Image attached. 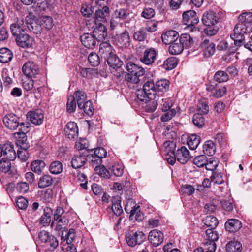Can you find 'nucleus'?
Segmentation results:
<instances>
[{"label": "nucleus", "mask_w": 252, "mask_h": 252, "mask_svg": "<svg viewBox=\"0 0 252 252\" xmlns=\"http://www.w3.org/2000/svg\"><path fill=\"white\" fill-rule=\"evenodd\" d=\"M183 50V45L178 40L171 44L168 48L169 52L172 55L180 54Z\"/></svg>", "instance_id": "c9c22d12"}, {"label": "nucleus", "mask_w": 252, "mask_h": 252, "mask_svg": "<svg viewBox=\"0 0 252 252\" xmlns=\"http://www.w3.org/2000/svg\"><path fill=\"white\" fill-rule=\"evenodd\" d=\"M92 35L97 42H100L107 36V28L104 25H97L93 31Z\"/></svg>", "instance_id": "5701e85b"}, {"label": "nucleus", "mask_w": 252, "mask_h": 252, "mask_svg": "<svg viewBox=\"0 0 252 252\" xmlns=\"http://www.w3.org/2000/svg\"><path fill=\"white\" fill-rule=\"evenodd\" d=\"M177 160L181 164H185L189 159V152L185 146H182L175 152Z\"/></svg>", "instance_id": "412c9836"}, {"label": "nucleus", "mask_w": 252, "mask_h": 252, "mask_svg": "<svg viewBox=\"0 0 252 252\" xmlns=\"http://www.w3.org/2000/svg\"><path fill=\"white\" fill-rule=\"evenodd\" d=\"M30 124L28 122H19V125L18 127L19 132L14 133L15 137H17V135L24 136V135H26V133L28 132L30 130Z\"/></svg>", "instance_id": "603ef678"}, {"label": "nucleus", "mask_w": 252, "mask_h": 252, "mask_svg": "<svg viewBox=\"0 0 252 252\" xmlns=\"http://www.w3.org/2000/svg\"><path fill=\"white\" fill-rule=\"evenodd\" d=\"M3 122L5 127L11 130L16 129L19 125L18 117L13 113H9L3 118Z\"/></svg>", "instance_id": "ddd939ff"}, {"label": "nucleus", "mask_w": 252, "mask_h": 252, "mask_svg": "<svg viewBox=\"0 0 252 252\" xmlns=\"http://www.w3.org/2000/svg\"><path fill=\"white\" fill-rule=\"evenodd\" d=\"M156 54V51L154 48L147 49L144 52L143 55L141 57L140 60L146 65H150L154 63Z\"/></svg>", "instance_id": "6ab92c4d"}, {"label": "nucleus", "mask_w": 252, "mask_h": 252, "mask_svg": "<svg viewBox=\"0 0 252 252\" xmlns=\"http://www.w3.org/2000/svg\"><path fill=\"white\" fill-rule=\"evenodd\" d=\"M177 110L175 109H169L166 110L165 113L161 117V120L162 122H166L171 119L174 116H175Z\"/></svg>", "instance_id": "338daca9"}, {"label": "nucleus", "mask_w": 252, "mask_h": 252, "mask_svg": "<svg viewBox=\"0 0 252 252\" xmlns=\"http://www.w3.org/2000/svg\"><path fill=\"white\" fill-rule=\"evenodd\" d=\"M11 160H1V172L4 173L6 177L12 178L16 175V171L14 168L11 167Z\"/></svg>", "instance_id": "a211bd4d"}, {"label": "nucleus", "mask_w": 252, "mask_h": 252, "mask_svg": "<svg viewBox=\"0 0 252 252\" xmlns=\"http://www.w3.org/2000/svg\"><path fill=\"white\" fill-rule=\"evenodd\" d=\"M87 160L92 166L99 165L102 163V159L94 154L88 155Z\"/></svg>", "instance_id": "774afa93"}, {"label": "nucleus", "mask_w": 252, "mask_h": 252, "mask_svg": "<svg viewBox=\"0 0 252 252\" xmlns=\"http://www.w3.org/2000/svg\"><path fill=\"white\" fill-rule=\"evenodd\" d=\"M182 44L183 48H189L193 44V39L188 33L182 34L178 40Z\"/></svg>", "instance_id": "a19ab883"}, {"label": "nucleus", "mask_w": 252, "mask_h": 252, "mask_svg": "<svg viewBox=\"0 0 252 252\" xmlns=\"http://www.w3.org/2000/svg\"><path fill=\"white\" fill-rule=\"evenodd\" d=\"M179 33L174 30H169L162 34V41L165 44H171L178 40Z\"/></svg>", "instance_id": "a878e982"}, {"label": "nucleus", "mask_w": 252, "mask_h": 252, "mask_svg": "<svg viewBox=\"0 0 252 252\" xmlns=\"http://www.w3.org/2000/svg\"><path fill=\"white\" fill-rule=\"evenodd\" d=\"M72 96L75 98L78 108L82 107V104L87 101L86 94L83 91H76Z\"/></svg>", "instance_id": "f704fd0d"}, {"label": "nucleus", "mask_w": 252, "mask_h": 252, "mask_svg": "<svg viewBox=\"0 0 252 252\" xmlns=\"http://www.w3.org/2000/svg\"><path fill=\"white\" fill-rule=\"evenodd\" d=\"M87 158L85 155H75L72 158L71 165L74 169L81 168L86 162Z\"/></svg>", "instance_id": "7c9ffc66"}, {"label": "nucleus", "mask_w": 252, "mask_h": 252, "mask_svg": "<svg viewBox=\"0 0 252 252\" xmlns=\"http://www.w3.org/2000/svg\"><path fill=\"white\" fill-rule=\"evenodd\" d=\"M110 10L108 6H105L101 9L95 11L94 15V22L96 25H103L107 21V17L109 16Z\"/></svg>", "instance_id": "2eb2a0df"}, {"label": "nucleus", "mask_w": 252, "mask_h": 252, "mask_svg": "<svg viewBox=\"0 0 252 252\" xmlns=\"http://www.w3.org/2000/svg\"><path fill=\"white\" fill-rule=\"evenodd\" d=\"M13 57L11 51L7 48H1V63H7L10 61Z\"/></svg>", "instance_id": "de8ad7c7"}, {"label": "nucleus", "mask_w": 252, "mask_h": 252, "mask_svg": "<svg viewBox=\"0 0 252 252\" xmlns=\"http://www.w3.org/2000/svg\"><path fill=\"white\" fill-rule=\"evenodd\" d=\"M201 20L203 24L206 26L204 29L206 34L212 36L217 33L219 30L217 24L219 22V17L215 12L211 10L205 11Z\"/></svg>", "instance_id": "f257e3e1"}, {"label": "nucleus", "mask_w": 252, "mask_h": 252, "mask_svg": "<svg viewBox=\"0 0 252 252\" xmlns=\"http://www.w3.org/2000/svg\"><path fill=\"white\" fill-rule=\"evenodd\" d=\"M36 23L33 19L27 16L26 18L25 22L23 20H18L16 23L12 24L11 25V33L13 36L17 37L20 34H23L21 33L22 32L26 31L27 29L35 32L36 29H34V27H36ZM38 31V30H37V32Z\"/></svg>", "instance_id": "f03ea898"}, {"label": "nucleus", "mask_w": 252, "mask_h": 252, "mask_svg": "<svg viewBox=\"0 0 252 252\" xmlns=\"http://www.w3.org/2000/svg\"><path fill=\"white\" fill-rule=\"evenodd\" d=\"M148 239L153 246L157 247L163 241L164 235L160 230L153 229L149 232Z\"/></svg>", "instance_id": "4468645a"}, {"label": "nucleus", "mask_w": 252, "mask_h": 252, "mask_svg": "<svg viewBox=\"0 0 252 252\" xmlns=\"http://www.w3.org/2000/svg\"><path fill=\"white\" fill-rule=\"evenodd\" d=\"M16 137L17 140L16 141V144L17 146L20 147V149H28L29 147V143L27 142V138L26 135H19Z\"/></svg>", "instance_id": "5fc2aeb1"}, {"label": "nucleus", "mask_w": 252, "mask_h": 252, "mask_svg": "<svg viewBox=\"0 0 252 252\" xmlns=\"http://www.w3.org/2000/svg\"><path fill=\"white\" fill-rule=\"evenodd\" d=\"M207 90L211 91L213 95L217 98H219L223 96L226 91L225 87H221L219 88L217 87V84L215 85L211 84L208 87Z\"/></svg>", "instance_id": "473e14b6"}, {"label": "nucleus", "mask_w": 252, "mask_h": 252, "mask_svg": "<svg viewBox=\"0 0 252 252\" xmlns=\"http://www.w3.org/2000/svg\"><path fill=\"white\" fill-rule=\"evenodd\" d=\"M28 120L35 125H39L43 123L44 115L39 110L30 111L27 114Z\"/></svg>", "instance_id": "b1692460"}, {"label": "nucleus", "mask_w": 252, "mask_h": 252, "mask_svg": "<svg viewBox=\"0 0 252 252\" xmlns=\"http://www.w3.org/2000/svg\"><path fill=\"white\" fill-rule=\"evenodd\" d=\"M200 138L196 134H192L187 140V143L189 148L191 150L195 149L200 143Z\"/></svg>", "instance_id": "c03bdc74"}, {"label": "nucleus", "mask_w": 252, "mask_h": 252, "mask_svg": "<svg viewBox=\"0 0 252 252\" xmlns=\"http://www.w3.org/2000/svg\"><path fill=\"white\" fill-rule=\"evenodd\" d=\"M126 69L128 71L126 75V80L131 84H137L141 80L140 77H142L145 73V70L142 67L129 62L126 64Z\"/></svg>", "instance_id": "20e7f679"}, {"label": "nucleus", "mask_w": 252, "mask_h": 252, "mask_svg": "<svg viewBox=\"0 0 252 252\" xmlns=\"http://www.w3.org/2000/svg\"><path fill=\"white\" fill-rule=\"evenodd\" d=\"M133 39L139 42L144 41L147 38V33L143 28L135 32L133 35Z\"/></svg>", "instance_id": "6e6d98bb"}, {"label": "nucleus", "mask_w": 252, "mask_h": 252, "mask_svg": "<svg viewBox=\"0 0 252 252\" xmlns=\"http://www.w3.org/2000/svg\"><path fill=\"white\" fill-rule=\"evenodd\" d=\"M45 162L42 160L33 161L31 165V170L35 173H40L45 167Z\"/></svg>", "instance_id": "a18cd8bd"}, {"label": "nucleus", "mask_w": 252, "mask_h": 252, "mask_svg": "<svg viewBox=\"0 0 252 252\" xmlns=\"http://www.w3.org/2000/svg\"><path fill=\"white\" fill-rule=\"evenodd\" d=\"M22 71L27 77L32 78L38 74L39 67L32 62H27L23 65Z\"/></svg>", "instance_id": "f8f14e48"}, {"label": "nucleus", "mask_w": 252, "mask_h": 252, "mask_svg": "<svg viewBox=\"0 0 252 252\" xmlns=\"http://www.w3.org/2000/svg\"><path fill=\"white\" fill-rule=\"evenodd\" d=\"M38 23L42 29H44L47 30L51 29L54 25L52 18L48 16H41L38 20Z\"/></svg>", "instance_id": "2f4dec72"}, {"label": "nucleus", "mask_w": 252, "mask_h": 252, "mask_svg": "<svg viewBox=\"0 0 252 252\" xmlns=\"http://www.w3.org/2000/svg\"><path fill=\"white\" fill-rule=\"evenodd\" d=\"M139 206L137 205L133 199L129 198L125 206V209L127 214H130V217L132 219L135 218L138 221H141L144 219L143 213L139 210Z\"/></svg>", "instance_id": "423d86ee"}, {"label": "nucleus", "mask_w": 252, "mask_h": 252, "mask_svg": "<svg viewBox=\"0 0 252 252\" xmlns=\"http://www.w3.org/2000/svg\"><path fill=\"white\" fill-rule=\"evenodd\" d=\"M193 124L199 128H201L205 124V119L201 113L195 114L192 117Z\"/></svg>", "instance_id": "4d7b16f0"}, {"label": "nucleus", "mask_w": 252, "mask_h": 252, "mask_svg": "<svg viewBox=\"0 0 252 252\" xmlns=\"http://www.w3.org/2000/svg\"><path fill=\"white\" fill-rule=\"evenodd\" d=\"M157 99L162 111H166V110L171 109V107L173 105L172 100L168 98H163L158 96Z\"/></svg>", "instance_id": "4c0bfd02"}, {"label": "nucleus", "mask_w": 252, "mask_h": 252, "mask_svg": "<svg viewBox=\"0 0 252 252\" xmlns=\"http://www.w3.org/2000/svg\"><path fill=\"white\" fill-rule=\"evenodd\" d=\"M63 235L64 234L63 233L62 235V239L63 240L64 239V240H66L67 244H71L75 238V230L73 228H71L65 234V236Z\"/></svg>", "instance_id": "e2e57ef3"}, {"label": "nucleus", "mask_w": 252, "mask_h": 252, "mask_svg": "<svg viewBox=\"0 0 252 252\" xmlns=\"http://www.w3.org/2000/svg\"><path fill=\"white\" fill-rule=\"evenodd\" d=\"M78 108L80 110H83L84 112L89 116L93 115L94 110L92 102L91 100H87L82 104V107Z\"/></svg>", "instance_id": "09e8293b"}, {"label": "nucleus", "mask_w": 252, "mask_h": 252, "mask_svg": "<svg viewBox=\"0 0 252 252\" xmlns=\"http://www.w3.org/2000/svg\"><path fill=\"white\" fill-rule=\"evenodd\" d=\"M82 44L87 48H93L96 44V41L92 34L85 33L80 37Z\"/></svg>", "instance_id": "bb28decb"}, {"label": "nucleus", "mask_w": 252, "mask_h": 252, "mask_svg": "<svg viewBox=\"0 0 252 252\" xmlns=\"http://www.w3.org/2000/svg\"><path fill=\"white\" fill-rule=\"evenodd\" d=\"M156 89L153 81L146 82L143 86V89H139L136 92L137 99L141 102H147L149 99L156 98Z\"/></svg>", "instance_id": "7ed1b4c3"}, {"label": "nucleus", "mask_w": 252, "mask_h": 252, "mask_svg": "<svg viewBox=\"0 0 252 252\" xmlns=\"http://www.w3.org/2000/svg\"><path fill=\"white\" fill-rule=\"evenodd\" d=\"M177 64V61L175 57H170L166 59L164 62L163 65L167 70H171L174 68Z\"/></svg>", "instance_id": "680f3d73"}, {"label": "nucleus", "mask_w": 252, "mask_h": 252, "mask_svg": "<svg viewBox=\"0 0 252 252\" xmlns=\"http://www.w3.org/2000/svg\"><path fill=\"white\" fill-rule=\"evenodd\" d=\"M184 24L190 27L191 28L199 22V18L194 10H188L184 12L182 15Z\"/></svg>", "instance_id": "9d476101"}, {"label": "nucleus", "mask_w": 252, "mask_h": 252, "mask_svg": "<svg viewBox=\"0 0 252 252\" xmlns=\"http://www.w3.org/2000/svg\"><path fill=\"white\" fill-rule=\"evenodd\" d=\"M112 46L108 42H102L99 46V53L105 60L114 54Z\"/></svg>", "instance_id": "c85d7f7f"}, {"label": "nucleus", "mask_w": 252, "mask_h": 252, "mask_svg": "<svg viewBox=\"0 0 252 252\" xmlns=\"http://www.w3.org/2000/svg\"><path fill=\"white\" fill-rule=\"evenodd\" d=\"M95 171L97 174L102 177L109 178L110 177L109 171L107 170L103 165L100 164L99 165L96 166Z\"/></svg>", "instance_id": "13d9d810"}, {"label": "nucleus", "mask_w": 252, "mask_h": 252, "mask_svg": "<svg viewBox=\"0 0 252 252\" xmlns=\"http://www.w3.org/2000/svg\"><path fill=\"white\" fill-rule=\"evenodd\" d=\"M225 227L226 230L229 232H235L242 227V223L238 220L231 219L225 222Z\"/></svg>", "instance_id": "cd10ccee"}, {"label": "nucleus", "mask_w": 252, "mask_h": 252, "mask_svg": "<svg viewBox=\"0 0 252 252\" xmlns=\"http://www.w3.org/2000/svg\"><path fill=\"white\" fill-rule=\"evenodd\" d=\"M200 47L203 55L206 58H209L214 55L216 50V45L209 38H205L201 43Z\"/></svg>", "instance_id": "9b49d317"}, {"label": "nucleus", "mask_w": 252, "mask_h": 252, "mask_svg": "<svg viewBox=\"0 0 252 252\" xmlns=\"http://www.w3.org/2000/svg\"><path fill=\"white\" fill-rule=\"evenodd\" d=\"M53 212L50 207H45L44 209V213L40 218V223L43 226L48 225L51 221V217Z\"/></svg>", "instance_id": "72a5a7b5"}, {"label": "nucleus", "mask_w": 252, "mask_h": 252, "mask_svg": "<svg viewBox=\"0 0 252 252\" xmlns=\"http://www.w3.org/2000/svg\"><path fill=\"white\" fill-rule=\"evenodd\" d=\"M241 249L242 245L241 243L236 241H230L226 246L227 252H240Z\"/></svg>", "instance_id": "ea45409f"}, {"label": "nucleus", "mask_w": 252, "mask_h": 252, "mask_svg": "<svg viewBox=\"0 0 252 252\" xmlns=\"http://www.w3.org/2000/svg\"><path fill=\"white\" fill-rule=\"evenodd\" d=\"M164 147L168 152L165 159L170 164L173 165L175 163L177 158L175 154L176 143L173 141H166L163 144Z\"/></svg>", "instance_id": "1a4fd4ad"}, {"label": "nucleus", "mask_w": 252, "mask_h": 252, "mask_svg": "<svg viewBox=\"0 0 252 252\" xmlns=\"http://www.w3.org/2000/svg\"><path fill=\"white\" fill-rule=\"evenodd\" d=\"M204 153L209 156L213 155L216 151L214 143L211 140L207 141L203 145Z\"/></svg>", "instance_id": "37998d69"}, {"label": "nucleus", "mask_w": 252, "mask_h": 252, "mask_svg": "<svg viewBox=\"0 0 252 252\" xmlns=\"http://www.w3.org/2000/svg\"><path fill=\"white\" fill-rule=\"evenodd\" d=\"M38 237L42 242L46 244L50 251L55 250L59 245L57 238L45 230L41 231L38 234Z\"/></svg>", "instance_id": "0eeeda50"}, {"label": "nucleus", "mask_w": 252, "mask_h": 252, "mask_svg": "<svg viewBox=\"0 0 252 252\" xmlns=\"http://www.w3.org/2000/svg\"><path fill=\"white\" fill-rule=\"evenodd\" d=\"M146 105L145 106V110L148 112H152L154 111L158 106V99H149L148 101L146 102Z\"/></svg>", "instance_id": "0e129e2a"}, {"label": "nucleus", "mask_w": 252, "mask_h": 252, "mask_svg": "<svg viewBox=\"0 0 252 252\" xmlns=\"http://www.w3.org/2000/svg\"><path fill=\"white\" fill-rule=\"evenodd\" d=\"M17 44L22 48H28L32 45L33 39L27 34H20L16 38Z\"/></svg>", "instance_id": "4be33fe9"}, {"label": "nucleus", "mask_w": 252, "mask_h": 252, "mask_svg": "<svg viewBox=\"0 0 252 252\" xmlns=\"http://www.w3.org/2000/svg\"><path fill=\"white\" fill-rule=\"evenodd\" d=\"M193 163L198 167H203L207 163V158L205 155H199L193 159Z\"/></svg>", "instance_id": "052dcab7"}, {"label": "nucleus", "mask_w": 252, "mask_h": 252, "mask_svg": "<svg viewBox=\"0 0 252 252\" xmlns=\"http://www.w3.org/2000/svg\"><path fill=\"white\" fill-rule=\"evenodd\" d=\"M206 246L211 247L212 245L215 247L216 249V245L215 242L219 239V234L215 230V229H208L206 230Z\"/></svg>", "instance_id": "393cba45"}, {"label": "nucleus", "mask_w": 252, "mask_h": 252, "mask_svg": "<svg viewBox=\"0 0 252 252\" xmlns=\"http://www.w3.org/2000/svg\"><path fill=\"white\" fill-rule=\"evenodd\" d=\"M64 133L67 138L72 139L77 137L78 128L76 123L69 122L67 123L64 128Z\"/></svg>", "instance_id": "aec40b11"}, {"label": "nucleus", "mask_w": 252, "mask_h": 252, "mask_svg": "<svg viewBox=\"0 0 252 252\" xmlns=\"http://www.w3.org/2000/svg\"><path fill=\"white\" fill-rule=\"evenodd\" d=\"M228 78L229 77L227 73L221 70L217 71L213 77L214 80L218 83L226 82Z\"/></svg>", "instance_id": "8fccbe9b"}, {"label": "nucleus", "mask_w": 252, "mask_h": 252, "mask_svg": "<svg viewBox=\"0 0 252 252\" xmlns=\"http://www.w3.org/2000/svg\"><path fill=\"white\" fill-rule=\"evenodd\" d=\"M76 104L75 98L72 95L69 96L67 102V111L69 113L74 112L76 108Z\"/></svg>", "instance_id": "69168bd1"}, {"label": "nucleus", "mask_w": 252, "mask_h": 252, "mask_svg": "<svg viewBox=\"0 0 252 252\" xmlns=\"http://www.w3.org/2000/svg\"><path fill=\"white\" fill-rule=\"evenodd\" d=\"M115 42L120 47H128L130 45V38L128 31L126 30L122 33L117 34L115 36Z\"/></svg>", "instance_id": "dca6fc26"}, {"label": "nucleus", "mask_w": 252, "mask_h": 252, "mask_svg": "<svg viewBox=\"0 0 252 252\" xmlns=\"http://www.w3.org/2000/svg\"><path fill=\"white\" fill-rule=\"evenodd\" d=\"M53 179L49 175H44L39 179L38 186L40 189L49 187L52 184Z\"/></svg>", "instance_id": "e433bc0d"}, {"label": "nucleus", "mask_w": 252, "mask_h": 252, "mask_svg": "<svg viewBox=\"0 0 252 252\" xmlns=\"http://www.w3.org/2000/svg\"><path fill=\"white\" fill-rule=\"evenodd\" d=\"M80 11L84 17L89 18L94 13V7L90 4L84 3L82 4Z\"/></svg>", "instance_id": "864d4df0"}, {"label": "nucleus", "mask_w": 252, "mask_h": 252, "mask_svg": "<svg viewBox=\"0 0 252 252\" xmlns=\"http://www.w3.org/2000/svg\"><path fill=\"white\" fill-rule=\"evenodd\" d=\"M203 222L205 225L210 227V229H215L219 223L217 219L212 216H207L203 220Z\"/></svg>", "instance_id": "49530a36"}, {"label": "nucleus", "mask_w": 252, "mask_h": 252, "mask_svg": "<svg viewBox=\"0 0 252 252\" xmlns=\"http://www.w3.org/2000/svg\"><path fill=\"white\" fill-rule=\"evenodd\" d=\"M109 66L115 69L116 70H120L121 72V67L123 65V62L115 54H113L106 59Z\"/></svg>", "instance_id": "c756f323"}, {"label": "nucleus", "mask_w": 252, "mask_h": 252, "mask_svg": "<svg viewBox=\"0 0 252 252\" xmlns=\"http://www.w3.org/2000/svg\"><path fill=\"white\" fill-rule=\"evenodd\" d=\"M156 90L158 92H166L169 87V82L166 79H161L156 82Z\"/></svg>", "instance_id": "3c124183"}, {"label": "nucleus", "mask_w": 252, "mask_h": 252, "mask_svg": "<svg viewBox=\"0 0 252 252\" xmlns=\"http://www.w3.org/2000/svg\"><path fill=\"white\" fill-rule=\"evenodd\" d=\"M88 61L91 66L95 67L100 63V58L96 53L92 52L89 55Z\"/></svg>", "instance_id": "bf43d9fd"}, {"label": "nucleus", "mask_w": 252, "mask_h": 252, "mask_svg": "<svg viewBox=\"0 0 252 252\" xmlns=\"http://www.w3.org/2000/svg\"><path fill=\"white\" fill-rule=\"evenodd\" d=\"M54 220L56 221V230L59 231L68 225L69 219L67 217V213L63 208L57 207L53 214Z\"/></svg>", "instance_id": "39448f33"}, {"label": "nucleus", "mask_w": 252, "mask_h": 252, "mask_svg": "<svg viewBox=\"0 0 252 252\" xmlns=\"http://www.w3.org/2000/svg\"><path fill=\"white\" fill-rule=\"evenodd\" d=\"M233 31L234 37H236V35L244 36L245 33L252 31V24L240 22L235 26Z\"/></svg>", "instance_id": "f3484780"}, {"label": "nucleus", "mask_w": 252, "mask_h": 252, "mask_svg": "<svg viewBox=\"0 0 252 252\" xmlns=\"http://www.w3.org/2000/svg\"><path fill=\"white\" fill-rule=\"evenodd\" d=\"M63 164L60 161H53L50 165L49 170L50 172L54 175L61 173L63 171Z\"/></svg>", "instance_id": "58836bf2"}, {"label": "nucleus", "mask_w": 252, "mask_h": 252, "mask_svg": "<svg viewBox=\"0 0 252 252\" xmlns=\"http://www.w3.org/2000/svg\"><path fill=\"white\" fill-rule=\"evenodd\" d=\"M129 13L125 8H119L115 10L112 15L113 17L119 20L121 22L126 20L128 16Z\"/></svg>", "instance_id": "79ce46f5"}, {"label": "nucleus", "mask_w": 252, "mask_h": 252, "mask_svg": "<svg viewBox=\"0 0 252 252\" xmlns=\"http://www.w3.org/2000/svg\"><path fill=\"white\" fill-rule=\"evenodd\" d=\"M3 156V159L6 158L9 160H13L16 158V154L14 149V145L7 141L1 147V157Z\"/></svg>", "instance_id": "6e6552de"}]
</instances>
